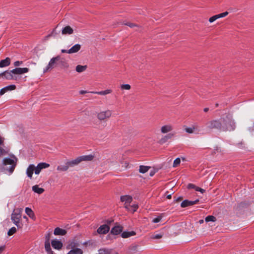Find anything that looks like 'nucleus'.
<instances>
[{"mask_svg":"<svg viewBox=\"0 0 254 254\" xmlns=\"http://www.w3.org/2000/svg\"><path fill=\"white\" fill-rule=\"evenodd\" d=\"M49 166V164L45 162L39 163L36 167L33 164H30L27 168L26 175L28 178L32 179L34 171L36 175H38L42 169L47 168Z\"/></svg>","mask_w":254,"mask_h":254,"instance_id":"f257e3e1","label":"nucleus"},{"mask_svg":"<svg viewBox=\"0 0 254 254\" xmlns=\"http://www.w3.org/2000/svg\"><path fill=\"white\" fill-rule=\"evenodd\" d=\"M17 159L12 156L10 158H5L3 159V165L4 170L12 173L16 166Z\"/></svg>","mask_w":254,"mask_h":254,"instance_id":"f03ea898","label":"nucleus"},{"mask_svg":"<svg viewBox=\"0 0 254 254\" xmlns=\"http://www.w3.org/2000/svg\"><path fill=\"white\" fill-rule=\"evenodd\" d=\"M22 211V208H17L15 209L11 214V219L18 228H21L23 226V224L21 222Z\"/></svg>","mask_w":254,"mask_h":254,"instance_id":"7ed1b4c3","label":"nucleus"},{"mask_svg":"<svg viewBox=\"0 0 254 254\" xmlns=\"http://www.w3.org/2000/svg\"><path fill=\"white\" fill-rule=\"evenodd\" d=\"M222 131H232L235 128V123L230 117L222 118Z\"/></svg>","mask_w":254,"mask_h":254,"instance_id":"20e7f679","label":"nucleus"},{"mask_svg":"<svg viewBox=\"0 0 254 254\" xmlns=\"http://www.w3.org/2000/svg\"><path fill=\"white\" fill-rule=\"evenodd\" d=\"M222 119L217 120H213L209 121L206 124L207 128L210 129H215L220 131H222Z\"/></svg>","mask_w":254,"mask_h":254,"instance_id":"39448f33","label":"nucleus"},{"mask_svg":"<svg viewBox=\"0 0 254 254\" xmlns=\"http://www.w3.org/2000/svg\"><path fill=\"white\" fill-rule=\"evenodd\" d=\"M2 77L7 80H15L18 79V76L14 75V73L11 70H6L0 73V77Z\"/></svg>","mask_w":254,"mask_h":254,"instance_id":"423d86ee","label":"nucleus"},{"mask_svg":"<svg viewBox=\"0 0 254 254\" xmlns=\"http://www.w3.org/2000/svg\"><path fill=\"white\" fill-rule=\"evenodd\" d=\"M112 116V111L107 110L104 111H101L97 114V118L100 121H103L110 118Z\"/></svg>","mask_w":254,"mask_h":254,"instance_id":"0eeeda50","label":"nucleus"},{"mask_svg":"<svg viewBox=\"0 0 254 254\" xmlns=\"http://www.w3.org/2000/svg\"><path fill=\"white\" fill-rule=\"evenodd\" d=\"M68 249L71 250L67 254H82L83 252L81 249L76 248V244L74 242L71 243L67 247Z\"/></svg>","mask_w":254,"mask_h":254,"instance_id":"6e6552de","label":"nucleus"},{"mask_svg":"<svg viewBox=\"0 0 254 254\" xmlns=\"http://www.w3.org/2000/svg\"><path fill=\"white\" fill-rule=\"evenodd\" d=\"M61 60V57L60 56H57L55 57L52 58L46 68L44 70V72H47L49 69L52 68L54 67L55 65L56 64L57 62H59Z\"/></svg>","mask_w":254,"mask_h":254,"instance_id":"1a4fd4ad","label":"nucleus"},{"mask_svg":"<svg viewBox=\"0 0 254 254\" xmlns=\"http://www.w3.org/2000/svg\"><path fill=\"white\" fill-rule=\"evenodd\" d=\"M29 69L27 67H16L11 70V72L14 73V75L18 76L17 75H21L23 73H27L29 71Z\"/></svg>","mask_w":254,"mask_h":254,"instance_id":"9d476101","label":"nucleus"},{"mask_svg":"<svg viewBox=\"0 0 254 254\" xmlns=\"http://www.w3.org/2000/svg\"><path fill=\"white\" fill-rule=\"evenodd\" d=\"M199 202V199H197L194 201H190L189 200H184L181 204V206L182 207H186L189 206H191L194 204H197Z\"/></svg>","mask_w":254,"mask_h":254,"instance_id":"9b49d317","label":"nucleus"},{"mask_svg":"<svg viewBox=\"0 0 254 254\" xmlns=\"http://www.w3.org/2000/svg\"><path fill=\"white\" fill-rule=\"evenodd\" d=\"M110 230V227L106 224L101 225L97 230L98 234H106Z\"/></svg>","mask_w":254,"mask_h":254,"instance_id":"f8f14e48","label":"nucleus"},{"mask_svg":"<svg viewBox=\"0 0 254 254\" xmlns=\"http://www.w3.org/2000/svg\"><path fill=\"white\" fill-rule=\"evenodd\" d=\"M16 88V86L15 85H8L7 86H5L0 89V96H1L3 95L5 93L9 91H12Z\"/></svg>","mask_w":254,"mask_h":254,"instance_id":"ddd939ff","label":"nucleus"},{"mask_svg":"<svg viewBox=\"0 0 254 254\" xmlns=\"http://www.w3.org/2000/svg\"><path fill=\"white\" fill-rule=\"evenodd\" d=\"M185 130L189 133H198L199 132L198 127L197 125H193L191 127H186Z\"/></svg>","mask_w":254,"mask_h":254,"instance_id":"4468645a","label":"nucleus"},{"mask_svg":"<svg viewBox=\"0 0 254 254\" xmlns=\"http://www.w3.org/2000/svg\"><path fill=\"white\" fill-rule=\"evenodd\" d=\"M52 246L56 250H60L63 247V244L61 241L54 240L51 241Z\"/></svg>","mask_w":254,"mask_h":254,"instance_id":"2eb2a0df","label":"nucleus"},{"mask_svg":"<svg viewBox=\"0 0 254 254\" xmlns=\"http://www.w3.org/2000/svg\"><path fill=\"white\" fill-rule=\"evenodd\" d=\"M123 228L120 225L115 226L111 230V233L114 235H118L123 231Z\"/></svg>","mask_w":254,"mask_h":254,"instance_id":"dca6fc26","label":"nucleus"},{"mask_svg":"<svg viewBox=\"0 0 254 254\" xmlns=\"http://www.w3.org/2000/svg\"><path fill=\"white\" fill-rule=\"evenodd\" d=\"M81 49V45L79 44H75L70 49L68 50V54H74L78 52Z\"/></svg>","mask_w":254,"mask_h":254,"instance_id":"f3484780","label":"nucleus"},{"mask_svg":"<svg viewBox=\"0 0 254 254\" xmlns=\"http://www.w3.org/2000/svg\"><path fill=\"white\" fill-rule=\"evenodd\" d=\"M173 129L172 126L170 125H167L163 126L161 128V131L162 133H166L171 131Z\"/></svg>","mask_w":254,"mask_h":254,"instance_id":"a211bd4d","label":"nucleus"},{"mask_svg":"<svg viewBox=\"0 0 254 254\" xmlns=\"http://www.w3.org/2000/svg\"><path fill=\"white\" fill-rule=\"evenodd\" d=\"M54 234L55 235L64 236L66 234V231L59 227H57L54 230Z\"/></svg>","mask_w":254,"mask_h":254,"instance_id":"6ab92c4d","label":"nucleus"},{"mask_svg":"<svg viewBox=\"0 0 254 254\" xmlns=\"http://www.w3.org/2000/svg\"><path fill=\"white\" fill-rule=\"evenodd\" d=\"M174 136V134L173 133H169L163 137H162L159 141V143L160 144H164L166 142H167L169 139H171L173 136Z\"/></svg>","mask_w":254,"mask_h":254,"instance_id":"aec40b11","label":"nucleus"},{"mask_svg":"<svg viewBox=\"0 0 254 254\" xmlns=\"http://www.w3.org/2000/svg\"><path fill=\"white\" fill-rule=\"evenodd\" d=\"M73 32L72 28L69 26H66L63 28L62 33L63 35L71 34Z\"/></svg>","mask_w":254,"mask_h":254,"instance_id":"412c9836","label":"nucleus"},{"mask_svg":"<svg viewBox=\"0 0 254 254\" xmlns=\"http://www.w3.org/2000/svg\"><path fill=\"white\" fill-rule=\"evenodd\" d=\"M69 167L70 166L68 165V161H67L64 165L58 166L57 169L60 172H65L66 171Z\"/></svg>","mask_w":254,"mask_h":254,"instance_id":"4be33fe9","label":"nucleus"},{"mask_svg":"<svg viewBox=\"0 0 254 254\" xmlns=\"http://www.w3.org/2000/svg\"><path fill=\"white\" fill-rule=\"evenodd\" d=\"M121 200L124 202L125 204H130L132 201V198L129 195H124L121 197Z\"/></svg>","mask_w":254,"mask_h":254,"instance_id":"5701e85b","label":"nucleus"},{"mask_svg":"<svg viewBox=\"0 0 254 254\" xmlns=\"http://www.w3.org/2000/svg\"><path fill=\"white\" fill-rule=\"evenodd\" d=\"M10 64V59L6 58L0 61V67H4L8 66Z\"/></svg>","mask_w":254,"mask_h":254,"instance_id":"b1692460","label":"nucleus"},{"mask_svg":"<svg viewBox=\"0 0 254 254\" xmlns=\"http://www.w3.org/2000/svg\"><path fill=\"white\" fill-rule=\"evenodd\" d=\"M81 162V160L80 156L76 158V159H75L74 160L68 161V165L70 166V167H73L75 165H77L79 163H80Z\"/></svg>","mask_w":254,"mask_h":254,"instance_id":"393cba45","label":"nucleus"},{"mask_svg":"<svg viewBox=\"0 0 254 254\" xmlns=\"http://www.w3.org/2000/svg\"><path fill=\"white\" fill-rule=\"evenodd\" d=\"M135 232L134 231L127 232L125 231L122 233V237L123 238H127L135 235Z\"/></svg>","mask_w":254,"mask_h":254,"instance_id":"a878e982","label":"nucleus"},{"mask_svg":"<svg viewBox=\"0 0 254 254\" xmlns=\"http://www.w3.org/2000/svg\"><path fill=\"white\" fill-rule=\"evenodd\" d=\"M32 189L34 192L38 194H41L44 191V190L43 188H39L38 185L33 186Z\"/></svg>","mask_w":254,"mask_h":254,"instance_id":"bb28decb","label":"nucleus"},{"mask_svg":"<svg viewBox=\"0 0 254 254\" xmlns=\"http://www.w3.org/2000/svg\"><path fill=\"white\" fill-rule=\"evenodd\" d=\"M112 90L111 89H107L104 91H96V92L93 91V92H91V93H94V94H96L98 95H107V94L112 93Z\"/></svg>","mask_w":254,"mask_h":254,"instance_id":"cd10ccee","label":"nucleus"},{"mask_svg":"<svg viewBox=\"0 0 254 254\" xmlns=\"http://www.w3.org/2000/svg\"><path fill=\"white\" fill-rule=\"evenodd\" d=\"M45 248L46 252L49 254H55L54 252L52 251V249H51V246H50V243L48 242V241H45Z\"/></svg>","mask_w":254,"mask_h":254,"instance_id":"c85d7f7f","label":"nucleus"},{"mask_svg":"<svg viewBox=\"0 0 254 254\" xmlns=\"http://www.w3.org/2000/svg\"><path fill=\"white\" fill-rule=\"evenodd\" d=\"M87 68V65H77L76 66L75 70L77 72L81 73L84 71Z\"/></svg>","mask_w":254,"mask_h":254,"instance_id":"c756f323","label":"nucleus"},{"mask_svg":"<svg viewBox=\"0 0 254 254\" xmlns=\"http://www.w3.org/2000/svg\"><path fill=\"white\" fill-rule=\"evenodd\" d=\"M0 146V157L8 154V150L6 148H4L3 145Z\"/></svg>","mask_w":254,"mask_h":254,"instance_id":"7c9ffc66","label":"nucleus"},{"mask_svg":"<svg viewBox=\"0 0 254 254\" xmlns=\"http://www.w3.org/2000/svg\"><path fill=\"white\" fill-rule=\"evenodd\" d=\"M25 213L32 219H33L34 217V214L32 209L29 207H26L25 208Z\"/></svg>","mask_w":254,"mask_h":254,"instance_id":"2f4dec72","label":"nucleus"},{"mask_svg":"<svg viewBox=\"0 0 254 254\" xmlns=\"http://www.w3.org/2000/svg\"><path fill=\"white\" fill-rule=\"evenodd\" d=\"M150 168L149 166L141 165L139 167V172L141 173H145L147 172L148 170Z\"/></svg>","mask_w":254,"mask_h":254,"instance_id":"473e14b6","label":"nucleus"},{"mask_svg":"<svg viewBox=\"0 0 254 254\" xmlns=\"http://www.w3.org/2000/svg\"><path fill=\"white\" fill-rule=\"evenodd\" d=\"M81 161H91L93 159V156L92 155H83L80 156Z\"/></svg>","mask_w":254,"mask_h":254,"instance_id":"72a5a7b5","label":"nucleus"},{"mask_svg":"<svg viewBox=\"0 0 254 254\" xmlns=\"http://www.w3.org/2000/svg\"><path fill=\"white\" fill-rule=\"evenodd\" d=\"M61 66L62 68H67L68 67L69 65L67 62H66L64 59L61 58V60L59 61Z\"/></svg>","mask_w":254,"mask_h":254,"instance_id":"f704fd0d","label":"nucleus"},{"mask_svg":"<svg viewBox=\"0 0 254 254\" xmlns=\"http://www.w3.org/2000/svg\"><path fill=\"white\" fill-rule=\"evenodd\" d=\"M138 208V206L137 204H133L131 206H130L129 211L132 213H134L135 211L137 210Z\"/></svg>","mask_w":254,"mask_h":254,"instance_id":"c9c22d12","label":"nucleus"},{"mask_svg":"<svg viewBox=\"0 0 254 254\" xmlns=\"http://www.w3.org/2000/svg\"><path fill=\"white\" fill-rule=\"evenodd\" d=\"M205 220L206 222L210 221L214 222L216 221V218L213 216L209 215L205 218Z\"/></svg>","mask_w":254,"mask_h":254,"instance_id":"e433bc0d","label":"nucleus"},{"mask_svg":"<svg viewBox=\"0 0 254 254\" xmlns=\"http://www.w3.org/2000/svg\"><path fill=\"white\" fill-rule=\"evenodd\" d=\"M16 232V228L14 227L11 228L7 232L8 236H11Z\"/></svg>","mask_w":254,"mask_h":254,"instance_id":"4c0bfd02","label":"nucleus"},{"mask_svg":"<svg viewBox=\"0 0 254 254\" xmlns=\"http://www.w3.org/2000/svg\"><path fill=\"white\" fill-rule=\"evenodd\" d=\"M121 88L122 89L124 90H129L131 88L130 85L128 84H122L121 86Z\"/></svg>","mask_w":254,"mask_h":254,"instance_id":"58836bf2","label":"nucleus"},{"mask_svg":"<svg viewBox=\"0 0 254 254\" xmlns=\"http://www.w3.org/2000/svg\"><path fill=\"white\" fill-rule=\"evenodd\" d=\"M181 160L179 158H176L173 163V167H176L180 164Z\"/></svg>","mask_w":254,"mask_h":254,"instance_id":"ea45409f","label":"nucleus"},{"mask_svg":"<svg viewBox=\"0 0 254 254\" xmlns=\"http://www.w3.org/2000/svg\"><path fill=\"white\" fill-rule=\"evenodd\" d=\"M228 14V12L227 11H225L224 12H223V13H220L218 14H216V15H217V17L218 18H220L225 17Z\"/></svg>","mask_w":254,"mask_h":254,"instance_id":"a19ab883","label":"nucleus"},{"mask_svg":"<svg viewBox=\"0 0 254 254\" xmlns=\"http://www.w3.org/2000/svg\"><path fill=\"white\" fill-rule=\"evenodd\" d=\"M162 218V216L161 215L158 216L157 217L153 219L152 220V222L154 223H158L161 221Z\"/></svg>","mask_w":254,"mask_h":254,"instance_id":"79ce46f5","label":"nucleus"},{"mask_svg":"<svg viewBox=\"0 0 254 254\" xmlns=\"http://www.w3.org/2000/svg\"><path fill=\"white\" fill-rule=\"evenodd\" d=\"M23 64L22 61H16L13 63V65L15 67H18Z\"/></svg>","mask_w":254,"mask_h":254,"instance_id":"37998d69","label":"nucleus"},{"mask_svg":"<svg viewBox=\"0 0 254 254\" xmlns=\"http://www.w3.org/2000/svg\"><path fill=\"white\" fill-rule=\"evenodd\" d=\"M217 19H218V18L217 17V15H215L211 17L210 18H209V21L210 23H212V22H214V21H215L216 20H217Z\"/></svg>","mask_w":254,"mask_h":254,"instance_id":"c03bdc74","label":"nucleus"},{"mask_svg":"<svg viewBox=\"0 0 254 254\" xmlns=\"http://www.w3.org/2000/svg\"><path fill=\"white\" fill-rule=\"evenodd\" d=\"M162 237V234H155V235H153L152 236V238L155 239H159L161 238Z\"/></svg>","mask_w":254,"mask_h":254,"instance_id":"a18cd8bd","label":"nucleus"},{"mask_svg":"<svg viewBox=\"0 0 254 254\" xmlns=\"http://www.w3.org/2000/svg\"><path fill=\"white\" fill-rule=\"evenodd\" d=\"M195 190L196 191H200L201 193H204L205 192V190L202 189H201L200 188H199L198 187H196L195 188Z\"/></svg>","mask_w":254,"mask_h":254,"instance_id":"49530a36","label":"nucleus"},{"mask_svg":"<svg viewBox=\"0 0 254 254\" xmlns=\"http://www.w3.org/2000/svg\"><path fill=\"white\" fill-rule=\"evenodd\" d=\"M196 187V186H195L194 185H193L192 184H189L188 186V188L189 189H193L195 190Z\"/></svg>","mask_w":254,"mask_h":254,"instance_id":"de8ad7c7","label":"nucleus"},{"mask_svg":"<svg viewBox=\"0 0 254 254\" xmlns=\"http://www.w3.org/2000/svg\"><path fill=\"white\" fill-rule=\"evenodd\" d=\"M50 237H51V234H50V233H48L46 236V237H45L46 240H45V241H48V242H50Z\"/></svg>","mask_w":254,"mask_h":254,"instance_id":"09e8293b","label":"nucleus"},{"mask_svg":"<svg viewBox=\"0 0 254 254\" xmlns=\"http://www.w3.org/2000/svg\"><path fill=\"white\" fill-rule=\"evenodd\" d=\"M130 206H131L130 204H127V203L125 204V207L128 211H129Z\"/></svg>","mask_w":254,"mask_h":254,"instance_id":"8fccbe9b","label":"nucleus"},{"mask_svg":"<svg viewBox=\"0 0 254 254\" xmlns=\"http://www.w3.org/2000/svg\"><path fill=\"white\" fill-rule=\"evenodd\" d=\"M125 24L129 26L130 27H133L134 26H136V25H135L134 24H133V23H125Z\"/></svg>","mask_w":254,"mask_h":254,"instance_id":"3c124183","label":"nucleus"},{"mask_svg":"<svg viewBox=\"0 0 254 254\" xmlns=\"http://www.w3.org/2000/svg\"><path fill=\"white\" fill-rule=\"evenodd\" d=\"M137 247H138L137 246H132L131 247H130V249L132 251H136Z\"/></svg>","mask_w":254,"mask_h":254,"instance_id":"603ef678","label":"nucleus"},{"mask_svg":"<svg viewBox=\"0 0 254 254\" xmlns=\"http://www.w3.org/2000/svg\"><path fill=\"white\" fill-rule=\"evenodd\" d=\"M3 141H4V138L0 136V145H3Z\"/></svg>","mask_w":254,"mask_h":254,"instance_id":"864d4df0","label":"nucleus"},{"mask_svg":"<svg viewBox=\"0 0 254 254\" xmlns=\"http://www.w3.org/2000/svg\"><path fill=\"white\" fill-rule=\"evenodd\" d=\"M5 249V246H2L0 247V254H1Z\"/></svg>","mask_w":254,"mask_h":254,"instance_id":"5fc2aeb1","label":"nucleus"},{"mask_svg":"<svg viewBox=\"0 0 254 254\" xmlns=\"http://www.w3.org/2000/svg\"><path fill=\"white\" fill-rule=\"evenodd\" d=\"M86 93H87V91H86L85 90H80L79 91L80 94H85Z\"/></svg>","mask_w":254,"mask_h":254,"instance_id":"6e6d98bb","label":"nucleus"},{"mask_svg":"<svg viewBox=\"0 0 254 254\" xmlns=\"http://www.w3.org/2000/svg\"><path fill=\"white\" fill-rule=\"evenodd\" d=\"M61 52L62 53H68V50H66L63 49L61 50Z\"/></svg>","mask_w":254,"mask_h":254,"instance_id":"4d7b16f0","label":"nucleus"},{"mask_svg":"<svg viewBox=\"0 0 254 254\" xmlns=\"http://www.w3.org/2000/svg\"><path fill=\"white\" fill-rule=\"evenodd\" d=\"M154 174H155L154 171H151L150 172V176L152 177L154 175Z\"/></svg>","mask_w":254,"mask_h":254,"instance_id":"13d9d810","label":"nucleus"},{"mask_svg":"<svg viewBox=\"0 0 254 254\" xmlns=\"http://www.w3.org/2000/svg\"><path fill=\"white\" fill-rule=\"evenodd\" d=\"M203 110H204V112H207L208 111L209 108H205Z\"/></svg>","mask_w":254,"mask_h":254,"instance_id":"bf43d9fd","label":"nucleus"},{"mask_svg":"<svg viewBox=\"0 0 254 254\" xmlns=\"http://www.w3.org/2000/svg\"><path fill=\"white\" fill-rule=\"evenodd\" d=\"M168 198L170 199L171 198V195L169 194L167 197Z\"/></svg>","mask_w":254,"mask_h":254,"instance_id":"052dcab7","label":"nucleus"},{"mask_svg":"<svg viewBox=\"0 0 254 254\" xmlns=\"http://www.w3.org/2000/svg\"><path fill=\"white\" fill-rule=\"evenodd\" d=\"M199 222V223L200 224H201V223H202L203 222V220H200Z\"/></svg>","mask_w":254,"mask_h":254,"instance_id":"680f3d73","label":"nucleus"},{"mask_svg":"<svg viewBox=\"0 0 254 254\" xmlns=\"http://www.w3.org/2000/svg\"><path fill=\"white\" fill-rule=\"evenodd\" d=\"M182 199V198L181 197H178L177 199V200H181Z\"/></svg>","mask_w":254,"mask_h":254,"instance_id":"e2e57ef3","label":"nucleus"},{"mask_svg":"<svg viewBox=\"0 0 254 254\" xmlns=\"http://www.w3.org/2000/svg\"><path fill=\"white\" fill-rule=\"evenodd\" d=\"M23 218L25 219H27V217L26 216H24Z\"/></svg>","mask_w":254,"mask_h":254,"instance_id":"0e129e2a","label":"nucleus"}]
</instances>
